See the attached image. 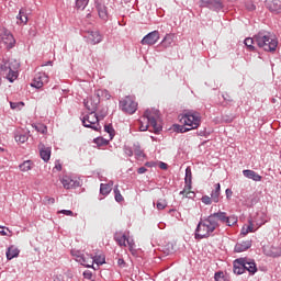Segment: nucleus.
<instances>
[{
  "instance_id": "f257e3e1",
  "label": "nucleus",
  "mask_w": 281,
  "mask_h": 281,
  "mask_svg": "<svg viewBox=\"0 0 281 281\" xmlns=\"http://www.w3.org/2000/svg\"><path fill=\"white\" fill-rule=\"evenodd\" d=\"M220 223L227 225L228 227H234V225L238 223V217L234 215L227 216V213L223 211H218L206 217H202L195 228V240H203V238L215 236L216 229L221 227Z\"/></svg>"
},
{
  "instance_id": "f03ea898",
  "label": "nucleus",
  "mask_w": 281,
  "mask_h": 281,
  "mask_svg": "<svg viewBox=\"0 0 281 281\" xmlns=\"http://www.w3.org/2000/svg\"><path fill=\"white\" fill-rule=\"evenodd\" d=\"M159 110H146L144 115L139 120V131H148V127L151 126L156 133H159V131H161V125L157 123L159 122Z\"/></svg>"
},
{
  "instance_id": "7ed1b4c3",
  "label": "nucleus",
  "mask_w": 281,
  "mask_h": 281,
  "mask_svg": "<svg viewBox=\"0 0 281 281\" xmlns=\"http://www.w3.org/2000/svg\"><path fill=\"white\" fill-rule=\"evenodd\" d=\"M255 43L265 52H276L278 49V38L268 31H260L256 34Z\"/></svg>"
},
{
  "instance_id": "20e7f679",
  "label": "nucleus",
  "mask_w": 281,
  "mask_h": 281,
  "mask_svg": "<svg viewBox=\"0 0 281 281\" xmlns=\"http://www.w3.org/2000/svg\"><path fill=\"white\" fill-rule=\"evenodd\" d=\"M180 124L189 127V131H194L198 126H201V113L196 111H188L179 116Z\"/></svg>"
},
{
  "instance_id": "39448f33",
  "label": "nucleus",
  "mask_w": 281,
  "mask_h": 281,
  "mask_svg": "<svg viewBox=\"0 0 281 281\" xmlns=\"http://www.w3.org/2000/svg\"><path fill=\"white\" fill-rule=\"evenodd\" d=\"M81 122L86 128H92V131H100V128H102V126H100V117H98L95 112H90L88 115H85Z\"/></svg>"
},
{
  "instance_id": "423d86ee",
  "label": "nucleus",
  "mask_w": 281,
  "mask_h": 281,
  "mask_svg": "<svg viewBox=\"0 0 281 281\" xmlns=\"http://www.w3.org/2000/svg\"><path fill=\"white\" fill-rule=\"evenodd\" d=\"M120 109L124 113L133 115V113L137 111V102H135V99H133V97L127 95L120 101Z\"/></svg>"
},
{
  "instance_id": "0eeeda50",
  "label": "nucleus",
  "mask_w": 281,
  "mask_h": 281,
  "mask_svg": "<svg viewBox=\"0 0 281 281\" xmlns=\"http://www.w3.org/2000/svg\"><path fill=\"white\" fill-rule=\"evenodd\" d=\"M83 38H86L87 43L90 45H98L102 43L103 36L100 34V31H85Z\"/></svg>"
},
{
  "instance_id": "6e6552de",
  "label": "nucleus",
  "mask_w": 281,
  "mask_h": 281,
  "mask_svg": "<svg viewBox=\"0 0 281 281\" xmlns=\"http://www.w3.org/2000/svg\"><path fill=\"white\" fill-rule=\"evenodd\" d=\"M200 8H207L213 12H221L223 10V0H200Z\"/></svg>"
},
{
  "instance_id": "1a4fd4ad",
  "label": "nucleus",
  "mask_w": 281,
  "mask_h": 281,
  "mask_svg": "<svg viewBox=\"0 0 281 281\" xmlns=\"http://www.w3.org/2000/svg\"><path fill=\"white\" fill-rule=\"evenodd\" d=\"M49 82V77L45 72H37L34 76L33 81L31 82V87H34V89H43L44 85H47Z\"/></svg>"
},
{
  "instance_id": "9d476101",
  "label": "nucleus",
  "mask_w": 281,
  "mask_h": 281,
  "mask_svg": "<svg viewBox=\"0 0 281 281\" xmlns=\"http://www.w3.org/2000/svg\"><path fill=\"white\" fill-rule=\"evenodd\" d=\"M60 183L65 188V190H71L74 188H80V180L70 176H64L60 179Z\"/></svg>"
},
{
  "instance_id": "9b49d317",
  "label": "nucleus",
  "mask_w": 281,
  "mask_h": 281,
  "mask_svg": "<svg viewBox=\"0 0 281 281\" xmlns=\"http://www.w3.org/2000/svg\"><path fill=\"white\" fill-rule=\"evenodd\" d=\"M1 42L5 45L7 49H12L16 44V40H14V35L10 33V31H4L0 34Z\"/></svg>"
},
{
  "instance_id": "f8f14e48",
  "label": "nucleus",
  "mask_w": 281,
  "mask_h": 281,
  "mask_svg": "<svg viewBox=\"0 0 281 281\" xmlns=\"http://www.w3.org/2000/svg\"><path fill=\"white\" fill-rule=\"evenodd\" d=\"M21 67V65L19 64V61L13 60V65L9 68V70L4 74H7V79L9 80V82H14V80H16V78H19V68Z\"/></svg>"
},
{
  "instance_id": "ddd939ff",
  "label": "nucleus",
  "mask_w": 281,
  "mask_h": 281,
  "mask_svg": "<svg viewBox=\"0 0 281 281\" xmlns=\"http://www.w3.org/2000/svg\"><path fill=\"white\" fill-rule=\"evenodd\" d=\"M159 41V31H153L140 41L142 45H155Z\"/></svg>"
},
{
  "instance_id": "4468645a",
  "label": "nucleus",
  "mask_w": 281,
  "mask_h": 281,
  "mask_svg": "<svg viewBox=\"0 0 281 281\" xmlns=\"http://www.w3.org/2000/svg\"><path fill=\"white\" fill-rule=\"evenodd\" d=\"M184 189L180 191V195L186 194L188 190H192V168H186Z\"/></svg>"
},
{
  "instance_id": "2eb2a0df",
  "label": "nucleus",
  "mask_w": 281,
  "mask_h": 281,
  "mask_svg": "<svg viewBox=\"0 0 281 281\" xmlns=\"http://www.w3.org/2000/svg\"><path fill=\"white\" fill-rule=\"evenodd\" d=\"M266 8L270 10V12H276L280 14L281 12V1L280 0H268L266 1Z\"/></svg>"
},
{
  "instance_id": "dca6fc26",
  "label": "nucleus",
  "mask_w": 281,
  "mask_h": 281,
  "mask_svg": "<svg viewBox=\"0 0 281 281\" xmlns=\"http://www.w3.org/2000/svg\"><path fill=\"white\" fill-rule=\"evenodd\" d=\"M244 271H248L250 276L256 274V272L258 271V268L256 267V261L244 258Z\"/></svg>"
},
{
  "instance_id": "f3484780",
  "label": "nucleus",
  "mask_w": 281,
  "mask_h": 281,
  "mask_svg": "<svg viewBox=\"0 0 281 281\" xmlns=\"http://www.w3.org/2000/svg\"><path fill=\"white\" fill-rule=\"evenodd\" d=\"M234 273L243 276L245 273V258H239L234 261Z\"/></svg>"
},
{
  "instance_id": "a211bd4d",
  "label": "nucleus",
  "mask_w": 281,
  "mask_h": 281,
  "mask_svg": "<svg viewBox=\"0 0 281 281\" xmlns=\"http://www.w3.org/2000/svg\"><path fill=\"white\" fill-rule=\"evenodd\" d=\"M247 249H251V240L239 241L235 245L234 251L236 254H243V251H247Z\"/></svg>"
},
{
  "instance_id": "6ab92c4d",
  "label": "nucleus",
  "mask_w": 281,
  "mask_h": 281,
  "mask_svg": "<svg viewBox=\"0 0 281 281\" xmlns=\"http://www.w3.org/2000/svg\"><path fill=\"white\" fill-rule=\"evenodd\" d=\"M114 240L117 243L120 247H126V240H128V235L123 232H116L114 234Z\"/></svg>"
},
{
  "instance_id": "aec40b11",
  "label": "nucleus",
  "mask_w": 281,
  "mask_h": 281,
  "mask_svg": "<svg viewBox=\"0 0 281 281\" xmlns=\"http://www.w3.org/2000/svg\"><path fill=\"white\" fill-rule=\"evenodd\" d=\"M83 104L86 106V109H88V111H90V113H95V111H98V104H100V100H94L93 99H88L83 101Z\"/></svg>"
},
{
  "instance_id": "412c9836",
  "label": "nucleus",
  "mask_w": 281,
  "mask_h": 281,
  "mask_svg": "<svg viewBox=\"0 0 281 281\" xmlns=\"http://www.w3.org/2000/svg\"><path fill=\"white\" fill-rule=\"evenodd\" d=\"M244 177L246 179H251L252 181H262V176L258 175V172L250 170V169H245L243 170Z\"/></svg>"
},
{
  "instance_id": "4be33fe9",
  "label": "nucleus",
  "mask_w": 281,
  "mask_h": 281,
  "mask_svg": "<svg viewBox=\"0 0 281 281\" xmlns=\"http://www.w3.org/2000/svg\"><path fill=\"white\" fill-rule=\"evenodd\" d=\"M14 60L16 59H0V70L2 71V74H8V70L14 65Z\"/></svg>"
},
{
  "instance_id": "5701e85b",
  "label": "nucleus",
  "mask_w": 281,
  "mask_h": 281,
  "mask_svg": "<svg viewBox=\"0 0 281 281\" xmlns=\"http://www.w3.org/2000/svg\"><path fill=\"white\" fill-rule=\"evenodd\" d=\"M97 10H98L99 19H101V21H104V23H106V21H109V11H106V7L104 4H98Z\"/></svg>"
},
{
  "instance_id": "b1692460",
  "label": "nucleus",
  "mask_w": 281,
  "mask_h": 281,
  "mask_svg": "<svg viewBox=\"0 0 281 281\" xmlns=\"http://www.w3.org/2000/svg\"><path fill=\"white\" fill-rule=\"evenodd\" d=\"M40 155H41V159H43V161L47 162L52 158V148L46 147L45 145H42V147L40 149Z\"/></svg>"
},
{
  "instance_id": "393cba45",
  "label": "nucleus",
  "mask_w": 281,
  "mask_h": 281,
  "mask_svg": "<svg viewBox=\"0 0 281 281\" xmlns=\"http://www.w3.org/2000/svg\"><path fill=\"white\" fill-rule=\"evenodd\" d=\"M19 254H21V250H19L16 246H10L5 252L7 260H13V258H19Z\"/></svg>"
},
{
  "instance_id": "a878e982",
  "label": "nucleus",
  "mask_w": 281,
  "mask_h": 281,
  "mask_svg": "<svg viewBox=\"0 0 281 281\" xmlns=\"http://www.w3.org/2000/svg\"><path fill=\"white\" fill-rule=\"evenodd\" d=\"M97 100H111V93H109V90L99 89L94 93Z\"/></svg>"
},
{
  "instance_id": "bb28decb",
  "label": "nucleus",
  "mask_w": 281,
  "mask_h": 281,
  "mask_svg": "<svg viewBox=\"0 0 281 281\" xmlns=\"http://www.w3.org/2000/svg\"><path fill=\"white\" fill-rule=\"evenodd\" d=\"M74 256H75V260L80 265H82L83 267H87L88 269H91V267H93V265H89L87 262L85 255L80 254V251H77L76 254H74Z\"/></svg>"
},
{
  "instance_id": "cd10ccee",
  "label": "nucleus",
  "mask_w": 281,
  "mask_h": 281,
  "mask_svg": "<svg viewBox=\"0 0 281 281\" xmlns=\"http://www.w3.org/2000/svg\"><path fill=\"white\" fill-rule=\"evenodd\" d=\"M213 203H218L221 199V183L215 184V189L211 192Z\"/></svg>"
},
{
  "instance_id": "c85d7f7f",
  "label": "nucleus",
  "mask_w": 281,
  "mask_h": 281,
  "mask_svg": "<svg viewBox=\"0 0 281 281\" xmlns=\"http://www.w3.org/2000/svg\"><path fill=\"white\" fill-rule=\"evenodd\" d=\"M112 188H113V181H110L108 184L106 183H101L100 184V193L103 196H106L108 194H111Z\"/></svg>"
},
{
  "instance_id": "c756f323",
  "label": "nucleus",
  "mask_w": 281,
  "mask_h": 281,
  "mask_svg": "<svg viewBox=\"0 0 281 281\" xmlns=\"http://www.w3.org/2000/svg\"><path fill=\"white\" fill-rule=\"evenodd\" d=\"M133 148H134V155L136 159H144V157H146V155L144 154V150H142V146L139 145V143H135L133 145Z\"/></svg>"
},
{
  "instance_id": "7c9ffc66",
  "label": "nucleus",
  "mask_w": 281,
  "mask_h": 281,
  "mask_svg": "<svg viewBox=\"0 0 281 281\" xmlns=\"http://www.w3.org/2000/svg\"><path fill=\"white\" fill-rule=\"evenodd\" d=\"M172 43H175V35L172 34H167L164 40L161 41L160 45H162V47H170V45H172Z\"/></svg>"
},
{
  "instance_id": "2f4dec72",
  "label": "nucleus",
  "mask_w": 281,
  "mask_h": 281,
  "mask_svg": "<svg viewBox=\"0 0 281 281\" xmlns=\"http://www.w3.org/2000/svg\"><path fill=\"white\" fill-rule=\"evenodd\" d=\"M21 172H30V170H32V168H34V162H32V160H26L24 162H22L19 166Z\"/></svg>"
},
{
  "instance_id": "473e14b6",
  "label": "nucleus",
  "mask_w": 281,
  "mask_h": 281,
  "mask_svg": "<svg viewBox=\"0 0 281 281\" xmlns=\"http://www.w3.org/2000/svg\"><path fill=\"white\" fill-rule=\"evenodd\" d=\"M16 19L19 24L23 23L25 25L27 23V13L25 12V9H20Z\"/></svg>"
},
{
  "instance_id": "72a5a7b5",
  "label": "nucleus",
  "mask_w": 281,
  "mask_h": 281,
  "mask_svg": "<svg viewBox=\"0 0 281 281\" xmlns=\"http://www.w3.org/2000/svg\"><path fill=\"white\" fill-rule=\"evenodd\" d=\"M246 47H248V49H250V52H254V49H256V47L254 46V44H256V35L254 37H248L244 41Z\"/></svg>"
},
{
  "instance_id": "f704fd0d",
  "label": "nucleus",
  "mask_w": 281,
  "mask_h": 281,
  "mask_svg": "<svg viewBox=\"0 0 281 281\" xmlns=\"http://www.w3.org/2000/svg\"><path fill=\"white\" fill-rule=\"evenodd\" d=\"M268 256H271L272 258H279L281 256V247H271L270 254Z\"/></svg>"
},
{
  "instance_id": "c9c22d12",
  "label": "nucleus",
  "mask_w": 281,
  "mask_h": 281,
  "mask_svg": "<svg viewBox=\"0 0 281 281\" xmlns=\"http://www.w3.org/2000/svg\"><path fill=\"white\" fill-rule=\"evenodd\" d=\"M89 5V0H76L77 10H85Z\"/></svg>"
},
{
  "instance_id": "e433bc0d",
  "label": "nucleus",
  "mask_w": 281,
  "mask_h": 281,
  "mask_svg": "<svg viewBox=\"0 0 281 281\" xmlns=\"http://www.w3.org/2000/svg\"><path fill=\"white\" fill-rule=\"evenodd\" d=\"M33 128H35V131H37V133H42L43 135H45V133H47V126H45L44 124H34Z\"/></svg>"
},
{
  "instance_id": "4c0bfd02",
  "label": "nucleus",
  "mask_w": 281,
  "mask_h": 281,
  "mask_svg": "<svg viewBox=\"0 0 281 281\" xmlns=\"http://www.w3.org/2000/svg\"><path fill=\"white\" fill-rule=\"evenodd\" d=\"M30 139V136L27 134H18L15 135V142H19L20 144H25Z\"/></svg>"
},
{
  "instance_id": "58836bf2",
  "label": "nucleus",
  "mask_w": 281,
  "mask_h": 281,
  "mask_svg": "<svg viewBox=\"0 0 281 281\" xmlns=\"http://www.w3.org/2000/svg\"><path fill=\"white\" fill-rule=\"evenodd\" d=\"M114 199L116 203H122V201H124V196H122V193L117 187L114 188Z\"/></svg>"
},
{
  "instance_id": "ea45409f",
  "label": "nucleus",
  "mask_w": 281,
  "mask_h": 281,
  "mask_svg": "<svg viewBox=\"0 0 281 281\" xmlns=\"http://www.w3.org/2000/svg\"><path fill=\"white\" fill-rule=\"evenodd\" d=\"M173 131H176V133H188V131H190V128L188 126H186L184 124L173 125Z\"/></svg>"
},
{
  "instance_id": "a19ab883",
  "label": "nucleus",
  "mask_w": 281,
  "mask_h": 281,
  "mask_svg": "<svg viewBox=\"0 0 281 281\" xmlns=\"http://www.w3.org/2000/svg\"><path fill=\"white\" fill-rule=\"evenodd\" d=\"M156 207L157 210H166V207H168V202L164 199H160L157 201Z\"/></svg>"
},
{
  "instance_id": "79ce46f5",
  "label": "nucleus",
  "mask_w": 281,
  "mask_h": 281,
  "mask_svg": "<svg viewBox=\"0 0 281 281\" xmlns=\"http://www.w3.org/2000/svg\"><path fill=\"white\" fill-rule=\"evenodd\" d=\"M92 261L95 262V265L100 266L104 265V262H106V259L104 258V256L100 255L92 258Z\"/></svg>"
},
{
  "instance_id": "37998d69",
  "label": "nucleus",
  "mask_w": 281,
  "mask_h": 281,
  "mask_svg": "<svg viewBox=\"0 0 281 281\" xmlns=\"http://www.w3.org/2000/svg\"><path fill=\"white\" fill-rule=\"evenodd\" d=\"M201 201H202V203H204V205H212V202H214L212 200V196L210 198L209 195H203Z\"/></svg>"
},
{
  "instance_id": "c03bdc74",
  "label": "nucleus",
  "mask_w": 281,
  "mask_h": 281,
  "mask_svg": "<svg viewBox=\"0 0 281 281\" xmlns=\"http://www.w3.org/2000/svg\"><path fill=\"white\" fill-rule=\"evenodd\" d=\"M104 131L105 133H109L110 137H113V133H115V130H113V125H105Z\"/></svg>"
},
{
  "instance_id": "a18cd8bd",
  "label": "nucleus",
  "mask_w": 281,
  "mask_h": 281,
  "mask_svg": "<svg viewBox=\"0 0 281 281\" xmlns=\"http://www.w3.org/2000/svg\"><path fill=\"white\" fill-rule=\"evenodd\" d=\"M125 244L128 245L130 251H133V249H135V240L127 237V240L125 241Z\"/></svg>"
},
{
  "instance_id": "49530a36",
  "label": "nucleus",
  "mask_w": 281,
  "mask_h": 281,
  "mask_svg": "<svg viewBox=\"0 0 281 281\" xmlns=\"http://www.w3.org/2000/svg\"><path fill=\"white\" fill-rule=\"evenodd\" d=\"M249 232H254V226L251 224L247 226L246 232H245V227H243V229H241L243 236H247V234H249Z\"/></svg>"
},
{
  "instance_id": "de8ad7c7",
  "label": "nucleus",
  "mask_w": 281,
  "mask_h": 281,
  "mask_svg": "<svg viewBox=\"0 0 281 281\" xmlns=\"http://www.w3.org/2000/svg\"><path fill=\"white\" fill-rule=\"evenodd\" d=\"M184 194H186V199H194L196 196V193H194V191H191V190H187Z\"/></svg>"
},
{
  "instance_id": "09e8293b",
  "label": "nucleus",
  "mask_w": 281,
  "mask_h": 281,
  "mask_svg": "<svg viewBox=\"0 0 281 281\" xmlns=\"http://www.w3.org/2000/svg\"><path fill=\"white\" fill-rule=\"evenodd\" d=\"M133 150L134 149L128 146L124 147V153H125V155H127V157H133Z\"/></svg>"
},
{
  "instance_id": "8fccbe9b",
  "label": "nucleus",
  "mask_w": 281,
  "mask_h": 281,
  "mask_svg": "<svg viewBox=\"0 0 281 281\" xmlns=\"http://www.w3.org/2000/svg\"><path fill=\"white\" fill-rule=\"evenodd\" d=\"M58 214H65L66 216H74V211L71 210H61Z\"/></svg>"
},
{
  "instance_id": "3c124183",
  "label": "nucleus",
  "mask_w": 281,
  "mask_h": 281,
  "mask_svg": "<svg viewBox=\"0 0 281 281\" xmlns=\"http://www.w3.org/2000/svg\"><path fill=\"white\" fill-rule=\"evenodd\" d=\"M214 280L215 281H225V279H223V272H216L214 276Z\"/></svg>"
},
{
  "instance_id": "603ef678",
  "label": "nucleus",
  "mask_w": 281,
  "mask_h": 281,
  "mask_svg": "<svg viewBox=\"0 0 281 281\" xmlns=\"http://www.w3.org/2000/svg\"><path fill=\"white\" fill-rule=\"evenodd\" d=\"M54 170H57L58 172H60V170H63V165H60L59 160L55 161Z\"/></svg>"
},
{
  "instance_id": "864d4df0",
  "label": "nucleus",
  "mask_w": 281,
  "mask_h": 281,
  "mask_svg": "<svg viewBox=\"0 0 281 281\" xmlns=\"http://www.w3.org/2000/svg\"><path fill=\"white\" fill-rule=\"evenodd\" d=\"M45 201L48 205H54L56 203V199L54 198H45Z\"/></svg>"
},
{
  "instance_id": "5fc2aeb1",
  "label": "nucleus",
  "mask_w": 281,
  "mask_h": 281,
  "mask_svg": "<svg viewBox=\"0 0 281 281\" xmlns=\"http://www.w3.org/2000/svg\"><path fill=\"white\" fill-rule=\"evenodd\" d=\"M93 142H94V144H97V146H102L104 144V139L100 138V137L94 138Z\"/></svg>"
},
{
  "instance_id": "6e6d98bb",
  "label": "nucleus",
  "mask_w": 281,
  "mask_h": 281,
  "mask_svg": "<svg viewBox=\"0 0 281 281\" xmlns=\"http://www.w3.org/2000/svg\"><path fill=\"white\" fill-rule=\"evenodd\" d=\"M83 278H86V280H91V278H93V274L91 273V271H85Z\"/></svg>"
},
{
  "instance_id": "4d7b16f0",
  "label": "nucleus",
  "mask_w": 281,
  "mask_h": 281,
  "mask_svg": "<svg viewBox=\"0 0 281 281\" xmlns=\"http://www.w3.org/2000/svg\"><path fill=\"white\" fill-rule=\"evenodd\" d=\"M117 265H119V267H121L122 269H124V267H126V261H124V259L120 258V259L117 260Z\"/></svg>"
},
{
  "instance_id": "13d9d810",
  "label": "nucleus",
  "mask_w": 281,
  "mask_h": 281,
  "mask_svg": "<svg viewBox=\"0 0 281 281\" xmlns=\"http://www.w3.org/2000/svg\"><path fill=\"white\" fill-rule=\"evenodd\" d=\"M225 194L226 199H232V194H234V192L232 191V189H226Z\"/></svg>"
},
{
  "instance_id": "bf43d9fd",
  "label": "nucleus",
  "mask_w": 281,
  "mask_h": 281,
  "mask_svg": "<svg viewBox=\"0 0 281 281\" xmlns=\"http://www.w3.org/2000/svg\"><path fill=\"white\" fill-rule=\"evenodd\" d=\"M20 104H23V102H20V103H16V102H10V106H11V109H18V106L20 105Z\"/></svg>"
},
{
  "instance_id": "052dcab7",
  "label": "nucleus",
  "mask_w": 281,
  "mask_h": 281,
  "mask_svg": "<svg viewBox=\"0 0 281 281\" xmlns=\"http://www.w3.org/2000/svg\"><path fill=\"white\" fill-rule=\"evenodd\" d=\"M159 168H160L161 170H168V164H166V162H160V164H159Z\"/></svg>"
},
{
  "instance_id": "680f3d73",
  "label": "nucleus",
  "mask_w": 281,
  "mask_h": 281,
  "mask_svg": "<svg viewBox=\"0 0 281 281\" xmlns=\"http://www.w3.org/2000/svg\"><path fill=\"white\" fill-rule=\"evenodd\" d=\"M146 170H148V169H146V167H140V168H138L137 172H138V175H144L146 172Z\"/></svg>"
},
{
  "instance_id": "e2e57ef3",
  "label": "nucleus",
  "mask_w": 281,
  "mask_h": 281,
  "mask_svg": "<svg viewBox=\"0 0 281 281\" xmlns=\"http://www.w3.org/2000/svg\"><path fill=\"white\" fill-rule=\"evenodd\" d=\"M222 97L226 102H232V99L229 98L228 94H223Z\"/></svg>"
},
{
  "instance_id": "0e129e2a",
  "label": "nucleus",
  "mask_w": 281,
  "mask_h": 281,
  "mask_svg": "<svg viewBox=\"0 0 281 281\" xmlns=\"http://www.w3.org/2000/svg\"><path fill=\"white\" fill-rule=\"evenodd\" d=\"M0 234H2V236H8V233H5L3 226H0Z\"/></svg>"
},
{
  "instance_id": "69168bd1",
  "label": "nucleus",
  "mask_w": 281,
  "mask_h": 281,
  "mask_svg": "<svg viewBox=\"0 0 281 281\" xmlns=\"http://www.w3.org/2000/svg\"><path fill=\"white\" fill-rule=\"evenodd\" d=\"M47 65H50V66H52V65H53V61H50V60L47 61L46 64L43 65V67H47Z\"/></svg>"
},
{
  "instance_id": "338daca9",
  "label": "nucleus",
  "mask_w": 281,
  "mask_h": 281,
  "mask_svg": "<svg viewBox=\"0 0 281 281\" xmlns=\"http://www.w3.org/2000/svg\"><path fill=\"white\" fill-rule=\"evenodd\" d=\"M54 281H63V279H60V277H55Z\"/></svg>"
},
{
  "instance_id": "774afa93",
  "label": "nucleus",
  "mask_w": 281,
  "mask_h": 281,
  "mask_svg": "<svg viewBox=\"0 0 281 281\" xmlns=\"http://www.w3.org/2000/svg\"><path fill=\"white\" fill-rule=\"evenodd\" d=\"M249 10H256V5L251 4V7L249 8Z\"/></svg>"
}]
</instances>
